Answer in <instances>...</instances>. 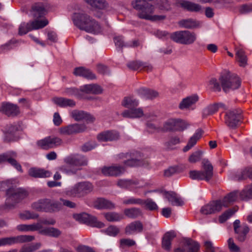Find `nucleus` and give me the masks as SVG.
I'll return each mask as SVG.
<instances>
[{
	"label": "nucleus",
	"instance_id": "1",
	"mask_svg": "<svg viewBox=\"0 0 252 252\" xmlns=\"http://www.w3.org/2000/svg\"><path fill=\"white\" fill-rule=\"evenodd\" d=\"M65 162L69 166H63L60 167V170L67 174H73L81 169L80 166L87 165L88 160L83 156L76 155L67 157L65 159Z\"/></svg>",
	"mask_w": 252,
	"mask_h": 252
},
{
	"label": "nucleus",
	"instance_id": "2",
	"mask_svg": "<svg viewBox=\"0 0 252 252\" xmlns=\"http://www.w3.org/2000/svg\"><path fill=\"white\" fill-rule=\"evenodd\" d=\"M201 170H192L189 173L190 178L192 180H205L209 182L213 176V166L211 162L206 159L202 161Z\"/></svg>",
	"mask_w": 252,
	"mask_h": 252
},
{
	"label": "nucleus",
	"instance_id": "3",
	"mask_svg": "<svg viewBox=\"0 0 252 252\" xmlns=\"http://www.w3.org/2000/svg\"><path fill=\"white\" fill-rule=\"evenodd\" d=\"M6 195L5 206L6 209H10L25 198L28 194L27 191L23 189L11 187L6 190Z\"/></svg>",
	"mask_w": 252,
	"mask_h": 252
},
{
	"label": "nucleus",
	"instance_id": "4",
	"mask_svg": "<svg viewBox=\"0 0 252 252\" xmlns=\"http://www.w3.org/2000/svg\"><path fill=\"white\" fill-rule=\"evenodd\" d=\"M93 186L89 182H79L66 189L64 194L71 197L80 198L84 196L92 191Z\"/></svg>",
	"mask_w": 252,
	"mask_h": 252
},
{
	"label": "nucleus",
	"instance_id": "5",
	"mask_svg": "<svg viewBox=\"0 0 252 252\" xmlns=\"http://www.w3.org/2000/svg\"><path fill=\"white\" fill-rule=\"evenodd\" d=\"M32 208L37 211L51 212L61 209V204L58 201L41 199L32 204Z\"/></svg>",
	"mask_w": 252,
	"mask_h": 252
},
{
	"label": "nucleus",
	"instance_id": "6",
	"mask_svg": "<svg viewBox=\"0 0 252 252\" xmlns=\"http://www.w3.org/2000/svg\"><path fill=\"white\" fill-rule=\"evenodd\" d=\"M171 39L174 42L185 45L192 44L196 39V34L189 31H180L170 34Z\"/></svg>",
	"mask_w": 252,
	"mask_h": 252
},
{
	"label": "nucleus",
	"instance_id": "7",
	"mask_svg": "<svg viewBox=\"0 0 252 252\" xmlns=\"http://www.w3.org/2000/svg\"><path fill=\"white\" fill-rule=\"evenodd\" d=\"M220 81L223 91L225 93H228L231 90H234L239 88L240 81L236 75H226L221 76L220 78Z\"/></svg>",
	"mask_w": 252,
	"mask_h": 252
},
{
	"label": "nucleus",
	"instance_id": "8",
	"mask_svg": "<svg viewBox=\"0 0 252 252\" xmlns=\"http://www.w3.org/2000/svg\"><path fill=\"white\" fill-rule=\"evenodd\" d=\"M48 23V21L46 19L34 20L28 23H22L19 27V34L24 35L29 31L42 29L47 26Z\"/></svg>",
	"mask_w": 252,
	"mask_h": 252
},
{
	"label": "nucleus",
	"instance_id": "9",
	"mask_svg": "<svg viewBox=\"0 0 252 252\" xmlns=\"http://www.w3.org/2000/svg\"><path fill=\"white\" fill-rule=\"evenodd\" d=\"M73 217L79 222L86 223L93 227L100 228L105 226L104 223L98 221L95 217L86 213L74 214Z\"/></svg>",
	"mask_w": 252,
	"mask_h": 252
},
{
	"label": "nucleus",
	"instance_id": "10",
	"mask_svg": "<svg viewBox=\"0 0 252 252\" xmlns=\"http://www.w3.org/2000/svg\"><path fill=\"white\" fill-rule=\"evenodd\" d=\"M117 185L118 187L136 192L137 189L146 187V184L136 179H122L118 180Z\"/></svg>",
	"mask_w": 252,
	"mask_h": 252
},
{
	"label": "nucleus",
	"instance_id": "11",
	"mask_svg": "<svg viewBox=\"0 0 252 252\" xmlns=\"http://www.w3.org/2000/svg\"><path fill=\"white\" fill-rule=\"evenodd\" d=\"M242 111L240 109L229 110L225 112L224 122L230 128L235 129L241 119Z\"/></svg>",
	"mask_w": 252,
	"mask_h": 252
},
{
	"label": "nucleus",
	"instance_id": "12",
	"mask_svg": "<svg viewBox=\"0 0 252 252\" xmlns=\"http://www.w3.org/2000/svg\"><path fill=\"white\" fill-rule=\"evenodd\" d=\"M34 239V237L33 236L27 235L2 238L0 239V247L12 245L17 243L29 242L33 241Z\"/></svg>",
	"mask_w": 252,
	"mask_h": 252
},
{
	"label": "nucleus",
	"instance_id": "13",
	"mask_svg": "<svg viewBox=\"0 0 252 252\" xmlns=\"http://www.w3.org/2000/svg\"><path fill=\"white\" fill-rule=\"evenodd\" d=\"M226 205V204H222L220 200L211 201L201 208L200 213L206 215L216 214L222 210L223 206Z\"/></svg>",
	"mask_w": 252,
	"mask_h": 252
},
{
	"label": "nucleus",
	"instance_id": "14",
	"mask_svg": "<svg viewBox=\"0 0 252 252\" xmlns=\"http://www.w3.org/2000/svg\"><path fill=\"white\" fill-rule=\"evenodd\" d=\"M86 129L87 127L84 124H73L61 127L59 131L62 135H69L82 132Z\"/></svg>",
	"mask_w": 252,
	"mask_h": 252
},
{
	"label": "nucleus",
	"instance_id": "15",
	"mask_svg": "<svg viewBox=\"0 0 252 252\" xmlns=\"http://www.w3.org/2000/svg\"><path fill=\"white\" fill-rule=\"evenodd\" d=\"M233 227L238 240L240 242L244 241L250 230L248 225L245 223L241 225L240 221L239 220H236L233 222Z\"/></svg>",
	"mask_w": 252,
	"mask_h": 252
},
{
	"label": "nucleus",
	"instance_id": "16",
	"mask_svg": "<svg viewBox=\"0 0 252 252\" xmlns=\"http://www.w3.org/2000/svg\"><path fill=\"white\" fill-rule=\"evenodd\" d=\"M188 126L187 123L180 119H170L165 124L164 127L166 130L182 131Z\"/></svg>",
	"mask_w": 252,
	"mask_h": 252
},
{
	"label": "nucleus",
	"instance_id": "17",
	"mask_svg": "<svg viewBox=\"0 0 252 252\" xmlns=\"http://www.w3.org/2000/svg\"><path fill=\"white\" fill-rule=\"evenodd\" d=\"M81 30L94 34L100 33L102 31L100 24L91 16Z\"/></svg>",
	"mask_w": 252,
	"mask_h": 252
},
{
	"label": "nucleus",
	"instance_id": "18",
	"mask_svg": "<svg viewBox=\"0 0 252 252\" xmlns=\"http://www.w3.org/2000/svg\"><path fill=\"white\" fill-rule=\"evenodd\" d=\"M102 173L107 176H119L125 172L124 166L114 165L109 166H104L101 169Z\"/></svg>",
	"mask_w": 252,
	"mask_h": 252
},
{
	"label": "nucleus",
	"instance_id": "19",
	"mask_svg": "<svg viewBox=\"0 0 252 252\" xmlns=\"http://www.w3.org/2000/svg\"><path fill=\"white\" fill-rule=\"evenodd\" d=\"M90 16L83 11L76 12L73 13L72 19L74 24L81 30L89 20Z\"/></svg>",
	"mask_w": 252,
	"mask_h": 252
},
{
	"label": "nucleus",
	"instance_id": "20",
	"mask_svg": "<svg viewBox=\"0 0 252 252\" xmlns=\"http://www.w3.org/2000/svg\"><path fill=\"white\" fill-rule=\"evenodd\" d=\"M71 117L76 121L85 120L87 122H93L94 118L86 112L79 110H73L70 113Z\"/></svg>",
	"mask_w": 252,
	"mask_h": 252
},
{
	"label": "nucleus",
	"instance_id": "21",
	"mask_svg": "<svg viewBox=\"0 0 252 252\" xmlns=\"http://www.w3.org/2000/svg\"><path fill=\"white\" fill-rule=\"evenodd\" d=\"M198 99L199 97L197 94L188 96L182 99L179 104V107L181 110L187 109L193 110L194 109V105Z\"/></svg>",
	"mask_w": 252,
	"mask_h": 252
},
{
	"label": "nucleus",
	"instance_id": "22",
	"mask_svg": "<svg viewBox=\"0 0 252 252\" xmlns=\"http://www.w3.org/2000/svg\"><path fill=\"white\" fill-rule=\"evenodd\" d=\"M97 138L101 142L113 141L119 139L120 134L115 131H107L98 134Z\"/></svg>",
	"mask_w": 252,
	"mask_h": 252
},
{
	"label": "nucleus",
	"instance_id": "23",
	"mask_svg": "<svg viewBox=\"0 0 252 252\" xmlns=\"http://www.w3.org/2000/svg\"><path fill=\"white\" fill-rule=\"evenodd\" d=\"M0 112L8 116H15L19 113V110L16 105L3 103L0 107Z\"/></svg>",
	"mask_w": 252,
	"mask_h": 252
},
{
	"label": "nucleus",
	"instance_id": "24",
	"mask_svg": "<svg viewBox=\"0 0 252 252\" xmlns=\"http://www.w3.org/2000/svg\"><path fill=\"white\" fill-rule=\"evenodd\" d=\"M143 229V225L140 221H134L128 224L125 228V233L132 235L141 233Z\"/></svg>",
	"mask_w": 252,
	"mask_h": 252
},
{
	"label": "nucleus",
	"instance_id": "25",
	"mask_svg": "<svg viewBox=\"0 0 252 252\" xmlns=\"http://www.w3.org/2000/svg\"><path fill=\"white\" fill-rule=\"evenodd\" d=\"M137 94L146 99H153L158 96V92L146 88H141L136 90Z\"/></svg>",
	"mask_w": 252,
	"mask_h": 252
},
{
	"label": "nucleus",
	"instance_id": "26",
	"mask_svg": "<svg viewBox=\"0 0 252 252\" xmlns=\"http://www.w3.org/2000/svg\"><path fill=\"white\" fill-rule=\"evenodd\" d=\"M28 173L30 176L35 178H47L51 175V172L49 170L37 167H32L30 168Z\"/></svg>",
	"mask_w": 252,
	"mask_h": 252
},
{
	"label": "nucleus",
	"instance_id": "27",
	"mask_svg": "<svg viewBox=\"0 0 252 252\" xmlns=\"http://www.w3.org/2000/svg\"><path fill=\"white\" fill-rule=\"evenodd\" d=\"M122 115L125 118H139L144 116V112L142 108H133L130 109L125 110Z\"/></svg>",
	"mask_w": 252,
	"mask_h": 252
},
{
	"label": "nucleus",
	"instance_id": "28",
	"mask_svg": "<svg viewBox=\"0 0 252 252\" xmlns=\"http://www.w3.org/2000/svg\"><path fill=\"white\" fill-rule=\"evenodd\" d=\"M164 197L167 199L169 203L173 206H181L184 204V202L180 197L174 192H164Z\"/></svg>",
	"mask_w": 252,
	"mask_h": 252
},
{
	"label": "nucleus",
	"instance_id": "29",
	"mask_svg": "<svg viewBox=\"0 0 252 252\" xmlns=\"http://www.w3.org/2000/svg\"><path fill=\"white\" fill-rule=\"evenodd\" d=\"M127 66L130 69L136 70L138 69H143L147 71H150L152 69V66L147 63H143L140 61H132L127 64Z\"/></svg>",
	"mask_w": 252,
	"mask_h": 252
},
{
	"label": "nucleus",
	"instance_id": "30",
	"mask_svg": "<svg viewBox=\"0 0 252 252\" xmlns=\"http://www.w3.org/2000/svg\"><path fill=\"white\" fill-rule=\"evenodd\" d=\"M94 206L98 209H111L115 208V204L109 200L100 198L95 201Z\"/></svg>",
	"mask_w": 252,
	"mask_h": 252
},
{
	"label": "nucleus",
	"instance_id": "31",
	"mask_svg": "<svg viewBox=\"0 0 252 252\" xmlns=\"http://www.w3.org/2000/svg\"><path fill=\"white\" fill-rule=\"evenodd\" d=\"M73 73L76 76H82L87 79L93 80L96 78L95 74L90 70L83 67L76 68Z\"/></svg>",
	"mask_w": 252,
	"mask_h": 252
},
{
	"label": "nucleus",
	"instance_id": "32",
	"mask_svg": "<svg viewBox=\"0 0 252 252\" xmlns=\"http://www.w3.org/2000/svg\"><path fill=\"white\" fill-rule=\"evenodd\" d=\"M80 91L86 94H100L102 92L100 86L96 84L85 85L80 87Z\"/></svg>",
	"mask_w": 252,
	"mask_h": 252
},
{
	"label": "nucleus",
	"instance_id": "33",
	"mask_svg": "<svg viewBox=\"0 0 252 252\" xmlns=\"http://www.w3.org/2000/svg\"><path fill=\"white\" fill-rule=\"evenodd\" d=\"M119 158L126 159L124 161L125 166H135L140 164V160L138 158H130V155L128 153H122L119 155Z\"/></svg>",
	"mask_w": 252,
	"mask_h": 252
},
{
	"label": "nucleus",
	"instance_id": "34",
	"mask_svg": "<svg viewBox=\"0 0 252 252\" xmlns=\"http://www.w3.org/2000/svg\"><path fill=\"white\" fill-rule=\"evenodd\" d=\"M53 102L61 107H74L75 102L71 99L64 97H54L52 99Z\"/></svg>",
	"mask_w": 252,
	"mask_h": 252
},
{
	"label": "nucleus",
	"instance_id": "35",
	"mask_svg": "<svg viewBox=\"0 0 252 252\" xmlns=\"http://www.w3.org/2000/svg\"><path fill=\"white\" fill-rule=\"evenodd\" d=\"M179 25L186 29H194L201 26V23L192 19H183L178 22Z\"/></svg>",
	"mask_w": 252,
	"mask_h": 252
},
{
	"label": "nucleus",
	"instance_id": "36",
	"mask_svg": "<svg viewBox=\"0 0 252 252\" xmlns=\"http://www.w3.org/2000/svg\"><path fill=\"white\" fill-rule=\"evenodd\" d=\"M202 135V131L197 129L195 133L190 138L187 145L184 148L183 151L186 152L192 148L197 141L201 138Z\"/></svg>",
	"mask_w": 252,
	"mask_h": 252
},
{
	"label": "nucleus",
	"instance_id": "37",
	"mask_svg": "<svg viewBox=\"0 0 252 252\" xmlns=\"http://www.w3.org/2000/svg\"><path fill=\"white\" fill-rule=\"evenodd\" d=\"M199 244L193 240L186 238L183 241V248L188 250V252H198L199 250Z\"/></svg>",
	"mask_w": 252,
	"mask_h": 252
},
{
	"label": "nucleus",
	"instance_id": "38",
	"mask_svg": "<svg viewBox=\"0 0 252 252\" xmlns=\"http://www.w3.org/2000/svg\"><path fill=\"white\" fill-rule=\"evenodd\" d=\"M176 234L174 231H169L166 232L162 239V247L167 251H170L171 249V242L175 237Z\"/></svg>",
	"mask_w": 252,
	"mask_h": 252
},
{
	"label": "nucleus",
	"instance_id": "39",
	"mask_svg": "<svg viewBox=\"0 0 252 252\" xmlns=\"http://www.w3.org/2000/svg\"><path fill=\"white\" fill-rule=\"evenodd\" d=\"M32 12L34 17L40 18L45 15L47 11L42 3H36L32 6Z\"/></svg>",
	"mask_w": 252,
	"mask_h": 252
},
{
	"label": "nucleus",
	"instance_id": "40",
	"mask_svg": "<svg viewBox=\"0 0 252 252\" xmlns=\"http://www.w3.org/2000/svg\"><path fill=\"white\" fill-rule=\"evenodd\" d=\"M235 57L240 66L244 67L247 64V57L245 51L241 48H235Z\"/></svg>",
	"mask_w": 252,
	"mask_h": 252
},
{
	"label": "nucleus",
	"instance_id": "41",
	"mask_svg": "<svg viewBox=\"0 0 252 252\" xmlns=\"http://www.w3.org/2000/svg\"><path fill=\"white\" fill-rule=\"evenodd\" d=\"M181 6L188 11L199 12L202 10V7L200 5L188 1H182L181 2Z\"/></svg>",
	"mask_w": 252,
	"mask_h": 252
},
{
	"label": "nucleus",
	"instance_id": "42",
	"mask_svg": "<svg viewBox=\"0 0 252 252\" xmlns=\"http://www.w3.org/2000/svg\"><path fill=\"white\" fill-rule=\"evenodd\" d=\"M38 231L41 234L56 238L61 234V231L55 227H45Z\"/></svg>",
	"mask_w": 252,
	"mask_h": 252
},
{
	"label": "nucleus",
	"instance_id": "43",
	"mask_svg": "<svg viewBox=\"0 0 252 252\" xmlns=\"http://www.w3.org/2000/svg\"><path fill=\"white\" fill-rule=\"evenodd\" d=\"M39 225L36 223L30 224H21L16 226V229L20 232H29L38 231Z\"/></svg>",
	"mask_w": 252,
	"mask_h": 252
},
{
	"label": "nucleus",
	"instance_id": "44",
	"mask_svg": "<svg viewBox=\"0 0 252 252\" xmlns=\"http://www.w3.org/2000/svg\"><path fill=\"white\" fill-rule=\"evenodd\" d=\"M240 199L248 201L252 199V184L246 186L241 192H239Z\"/></svg>",
	"mask_w": 252,
	"mask_h": 252
},
{
	"label": "nucleus",
	"instance_id": "45",
	"mask_svg": "<svg viewBox=\"0 0 252 252\" xmlns=\"http://www.w3.org/2000/svg\"><path fill=\"white\" fill-rule=\"evenodd\" d=\"M122 104L125 107L130 109L136 107L139 105V100L132 96L126 97Z\"/></svg>",
	"mask_w": 252,
	"mask_h": 252
},
{
	"label": "nucleus",
	"instance_id": "46",
	"mask_svg": "<svg viewBox=\"0 0 252 252\" xmlns=\"http://www.w3.org/2000/svg\"><path fill=\"white\" fill-rule=\"evenodd\" d=\"M124 213L126 217L131 219L137 218L142 215L141 210L135 207L125 209Z\"/></svg>",
	"mask_w": 252,
	"mask_h": 252
},
{
	"label": "nucleus",
	"instance_id": "47",
	"mask_svg": "<svg viewBox=\"0 0 252 252\" xmlns=\"http://www.w3.org/2000/svg\"><path fill=\"white\" fill-rule=\"evenodd\" d=\"M220 108H222L226 110L227 107L222 103L214 104L208 106L204 110V115H209L216 113Z\"/></svg>",
	"mask_w": 252,
	"mask_h": 252
},
{
	"label": "nucleus",
	"instance_id": "48",
	"mask_svg": "<svg viewBox=\"0 0 252 252\" xmlns=\"http://www.w3.org/2000/svg\"><path fill=\"white\" fill-rule=\"evenodd\" d=\"M238 195H239V192L238 191H234L228 194L221 200L222 204H226V206H223V208L228 207L231 203L235 201L237 199Z\"/></svg>",
	"mask_w": 252,
	"mask_h": 252
},
{
	"label": "nucleus",
	"instance_id": "49",
	"mask_svg": "<svg viewBox=\"0 0 252 252\" xmlns=\"http://www.w3.org/2000/svg\"><path fill=\"white\" fill-rule=\"evenodd\" d=\"M251 175V168H248L236 173L235 176L231 178L236 181H242L246 179L247 178L252 179V177L250 176Z\"/></svg>",
	"mask_w": 252,
	"mask_h": 252
},
{
	"label": "nucleus",
	"instance_id": "50",
	"mask_svg": "<svg viewBox=\"0 0 252 252\" xmlns=\"http://www.w3.org/2000/svg\"><path fill=\"white\" fill-rule=\"evenodd\" d=\"M89 5L100 10H103L107 5L105 0H85Z\"/></svg>",
	"mask_w": 252,
	"mask_h": 252
},
{
	"label": "nucleus",
	"instance_id": "51",
	"mask_svg": "<svg viewBox=\"0 0 252 252\" xmlns=\"http://www.w3.org/2000/svg\"><path fill=\"white\" fill-rule=\"evenodd\" d=\"M143 200L134 197H126L123 199V204L125 205H143Z\"/></svg>",
	"mask_w": 252,
	"mask_h": 252
},
{
	"label": "nucleus",
	"instance_id": "52",
	"mask_svg": "<svg viewBox=\"0 0 252 252\" xmlns=\"http://www.w3.org/2000/svg\"><path fill=\"white\" fill-rule=\"evenodd\" d=\"M104 217L109 221H118L123 219L122 214L116 212H109L104 214Z\"/></svg>",
	"mask_w": 252,
	"mask_h": 252
},
{
	"label": "nucleus",
	"instance_id": "53",
	"mask_svg": "<svg viewBox=\"0 0 252 252\" xmlns=\"http://www.w3.org/2000/svg\"><path fill=\"white\" fill-rule=\"evenodd\" d=\"M20 218L24 220H35L38 218L39 215L37 213L30 211H25L19 214Z\"/></svg>",
	"mask_w": 252,
	"mask_h": 252
},
{
	"label": "nucleus",
	"instance_id": "54",
	"mask_svg": "<svg viewBox=\"0 0 252 252\" xmlns=\"http://www.w3.org/2000/svg\"><path fill=\"white\" fill-rule=\"evenodd\" d=\"M101 231L109 236L115 237L120 232V229L116 226L110 225L106 229L101 230Z\"/></svg>",
	"mask_w": 252,
	"mask_h": 252
},
{
	"label": "nucleus",
	"instance_id": "55",
	"mask_svg": "<svg viewBox=\"0 0 252 252\" xmlns=\"http://www.w3.org/2000/svg\"><path fill=\"white\" fill-rule=\"evenodd\" d=\"M236 212V210L234 209H228L220 216L219 220V221L220 223L224 222L231 217Z\"/></svg>",
	"mask_w": 252,
	"mask_h": 252
},
{
	"label": "nucleus",
	"instance_id": "56",
	"mask_svg": "<svg viewBox=\"0 0 252 252\" xmlns=\"http://www.w3.org/2000/svg\"><path fill=\"white\" fill-rule=\"evenodd\" d=\"M49 148H53L61 145L62 143V140L61 138L57 137L48 136Z\"/></svg>",
	"mask_w": 252,
	"mask_h": 252
},
{
	"label": "nucleus",
	"instance_id": "57",
	"mask_svg": "<svg viewBox=\"0 0 252 252\" xmlns=\"http://www.w3.org/2000/svg\"><path fill=\"white\" fill-rule=\"evenodd\" d=\"M41 247L40 243L32 244L28 247H23L20 250L19 252H33Z\"/></svg>",
	"mask_w": 252,
	"mask_h": 252
},
{
	"label": "nucleus",
	"instance_id": "58",
	"mask_svg": "<svg viewBox=\"0 0 252 252\" xmlns=\"http://www.w3.org/2000/svg\"><path fill=\"white\" fill-rule=\"evenodd\" d=\"M202 155V152L201 151H196L189 156V161L190 163L196 162L200 160Z\"/></svg>",
	"mask_w": 252,
	"mask_h": 252
},
{
	"label": "nucleus",
	"instance_id": "59",
	"mask_svg": "<svg viewBox=\"0 0 252 252\" xmlns=\"http://www.w3.org/2000/svg\"><path fill=\"white\" fill-rule=\"evenodd\" d=\"M11 157H17V154L13 151H9L0 155V162H9Z\"/></svg>",
	"mask_w": 252,
	"mask_h": 252
},
{
	"label": "nucleus",
	"instance_id": "60",
	"mask_svg": "<svg viewBox=\"0 0 252 252\" xmlns=\"http://www.w3.org/2000/svg\"><path fill=\"white\" fill-rule=\"evenodd\" d=\"M227 245L231 252H241L240 248L234 243L232 238H229L227 240Z\"/></svg>",
	"mask_w": 252,
	"mask_h": 252
},
{
	"label": "nucleus",
	"instance_id": "61",
	"mask_svg": "<svg viewBox=\"0 0 252 252\" xmlns=\"http://www.w3.org/2000/svg\"><path fill=\"white\" fill-rule=\"evenodd\" d=\"M56 221L53 219H42L39 220L36 224H38L39 225V230L42 229L43 228L42 227V225H54L55 224Z\"/></svg>",
	"mask_w": 252,
	"mask_h": 252
},
{
	"label": "nucleus",
	"instance_id": "62",
	"mask_svg": "<svg viewBox=\"0 0 252 252\" xmlns=\"http://www.w3.org/2000/svg\"><path fill=\"white\" fill-rule=\"evenodd\" d=\"M143 205H145L146 207L150 210H157L158 208L157 204L151 199H147L144 200Z\"/></svg>",
	"mask_w": 252,
	"mask_h": 252
},
{
	"label": "nucleus",
	"instance_id": "63",
	"mask_svg": "<svg viewBox=\"0 0 252 252\" xmlns=\"http://www.w3.org/2000/svg\"><path fill=\"white\" fill-rule=\"evenodd\" d=\"M239 12L242 14H246L252 12V4H243L240 6Z\"/></svg>",
	"mask_w": 252,
	"mask_h": 252
},
{
	"label": "nucleus",
	"instance_id": "64",
	"mask_svg": "<svg viewBox=\"0 0 252 252\" xmlns=\"http://www.w3.org/2000/svg\"><path fill=\"white\" fill-rule=\"evenodd\" d=\"M37 144L39 147L43 149L47 150L50 149L48 137L38 141Z\"/></svg>",
	"mask_w": 252,
	"mask_h": 252
}]
</instances>
